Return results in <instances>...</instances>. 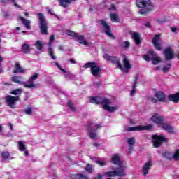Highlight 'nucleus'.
Instances as JSON below:
<instances>
[{
    "label": "nucleus",
    "instance_id": "5701e85b",
    "mask_svg": "<svg viewBox=\"0 0 179 179\" xmlns=\"http://www.w3.org/2000/svg\"><path fill=\"white\" fill-rule=\"evenodd\" d=\"M129 34L131 36H132V38L134 39L136 44H139L141 43V35L138 34L137 32H134L132 31H129Z\"/></svg>",
    "mask_w": 179,
    "mask_h": 179
},
{
    "label": "nucleus",
    "instance_id": "4c0bfd02",
    "mask_svg": "<svg viewBox=\"0 0 179 179\" xmlns=\"http://www.w3.org/2000/svg\"><path fill=\"white\" fill-rule=\"evenodd\" d=\"M67 36H70V37H74L76 38V36H78V34L72 31H67Z\"/></svg>",
    "mask_w": 179,
    "mask_h": 179
},
{
    "label": "nucleus",
    "instance_id": "ddd939ff",
    "mask_svg": "<svg viewBox=\"0 0 179 179\" xmlns=\"http://www.w3.org/2000/svg\"><path fill=\"white\" fill-rule=\"evenodd\" d=\"M160 41H162V38L160 37V34L155 35L152 38V44L155 45L156 50L158 51L162 50V45H160Z\"/></svg>",
    "mask_w": 179,
    "mask_h": 179
},
{
    "label": "nucleus",
    "instance_id": "8fccbe9b",
    "mask_svg": "<svg viewBox=\"0 0 179 179\" xmlns=\"http://www.w3.org/2000/svg\"><path fill=\"white\" fill-rule=\"evenodd\" d=\"M150 101L154 103V104H156V103H157V99H156L155 98H150Z\"/></svg>",
    "mask_w": 179,
    "mask_h": 179
},
{
    "label": "nucleus",
    "instance_id": "a878e982",
    "mask_svg": "<svg viewBox=\"0 0 179 179\" xmlns=\"http://www.w3.org/2000/svg\"><path fill=\"white\" fill-rule=\"evenodd\" d=\"M76 0H59L60 6L62 8H68V6L71 5L72 2H75Z\"/></svg>",
    "mask_w": 179,
    "mask_h": 179
},
{
    "label": "nucleus",
    "instance_id": "4d7b16f0",
    "mask_svg": "<svg viewBox=\"0 0 179 179\" xmlns=\"http://www.w3.org/2000/svg\"><path fill=\"white\" fill-rule=\"evenodd\" d=\"M29 150H25V156H29Z\"/></svg>",
    "mask_w": 179,
    "mask_h": 179
},
{
    "label": "nucleus",
    "instance_id": "c756f323",
    "mask_svg": "<svg viewBox=\"0 0 179 179\" xmlns=\"http://www.w3.org/2000/svg\"><path fill=\"white\" fill-rule=\"evenodd\" d=\"M110 19H111L112 22H114L116 23H118V22H120V17H119L118 14H117V13H111Z\"/></svg>",
    "mask_w": 179,
    "mask_h": 179
},
{
    "label": "nucleus",
    "instance_id": "1a4fd4ad",
    "mask_svg": "<svg viewBox=\"0 0 179 179\" xmlns=\"http://www.w3.org/2000/svg\"><path fill=\"white\" fill-rule=\"evenodd\" d=\"M38 76H40V74L36 73L34 75L30 77L29 80L27 82H26V83H23V86L24 87H27V89H33L36 87L34 80H36V79H38Z\"/></svg>",
    "mask_w": 179,
    "mask_h": 179
},
{
    "label": "nucleus",
    "instance_id": "680f3d73",
    "mask_svg": "<svg viewBox=\"0 0 179 179\" xmlns=\"http://www.w3.org/2000/svg\"><path fill=\"white\" fill-rule=\"evenodd\" d=\"M129 149V150H132L134 149V145H130Z\"/></svg>",
    "mask_w": 179,
    "mask_h": 179
},
{
    "label": "nucleus",
    "instance_id": "09e8293b",
    "mask_svg": "<svg viewBox=\"0 0 179 179\" xmlns=\"http://www.w3.org/2000/svg\"><path fill=\"white\" fill-rule=\"evenodd\" d=\"M117 7L114 4L110 5V8H109V10H116Z\"/></svg>",
    "mask_w": 179,
    "mask_h": 179
},
{
    "label": "nucleus",
    "instance_id": "4be33fe9",
    "mask_svg": "<svg viewBox=\"0 0 179 179\" xmlns=\"http://www.w3.org/2000/svg\"><path fill=\"white\" fill-rule=\"evenodd\" d=\"M162 128L164 129V131H167L169 134L174 133V128H173L169 123H162Z\"/></svg>",
    "mask_w": 179,
    "mask_h": 179
},
{
    "label": "nucleus",
    "instance_id": "f3484780",
    "mask_svg": "<svg viewBox=\"0 0 179 179\" xmlns=\"http://www.w3.org/2000/svg\"><path fill=\"white\" fill-rule=\"evenodd\" d=\"M76 40V41H78V43H79V44H83V45L86 46L89 45V42L87 41V40H86V37H85V36L77 35Z\"/></svg>",
    "mask_w": 179,
    "mask_h": 179
},
{
    "label": "nucleus",
    "instance_id": "864d4df0",
    "mask_svg": "<svg viewBox=\"0 0 179 179\" xmlns=\"http://www.w3.org/2000/svg\"><path fill=\"white\" fill-rule=\"evenodd\" d=\"M69 61V62H71V64H76V62H75L74 59H70Z\"/></svg>",
    "mask_w": 179,
    "mask_h": 179
},
{
    "label": "nucleus",
    "instance_id": "052dcab7",
    "mask_svg": "<svg viewBox=\"0 0 179 179\" xmlns=\"http://www.w3.org/2000/svg\"><path fill=\"white\" fill-rule=\"evenodd\" d=\"M176 30H177V28H173V27L171 28V31H172L173 33L176 32Z\"/></svg>",
    "mask_w": 179,
    "mask_h": 179
},
{
    "label": "nucleus",
    "instance_id": "aec40b11",
    "mask_svg": "<svg viewBox=\"0 0 179 179\" xmlns=\"http://www.w3.org/2000/svg\"><path fill=\"white\" fill-rule=\"evenodd\" d=\"M123 65L126 69H124L122 68V71H123L124 72H128V70L127 69H131V68H132V66H131V63L129 62V60L125 56H124V59H123Z\"/></svg>",
    "mask_w": 179,
    "mask_h": 179
},
{
    "label": "nucleus",
    "instance_id": "a19ab883",
    "mask_svg": "<svg viewBox=\"0 0 179 179\" xmlns=\"http://www.w3.org/2000/svg\"><path fill=\"white\" fill-rule=\"evenodd\" d=\"M48 54L51 57L52 59H56L55 56H54V51L52 50V48L48 49Z\"/></svg>",
    "mask_w": 179,
    "mask_h": 179
},
{
    "label": "nucleus",
    "instance_id": "58836bf2",
    "mask_svg": "<svg viewBox=\"0 0 179 179\" xmlns=\"http://www.w3.org/2000/svg\"><path fill=\"white\" fill-rule=\"evenodd\" d=\"M68 106L71 110V111H76V108L73 107V103H72V101H69Z\"/></svg>",
    "mask_w": 179,
    "mask_h": 179
},
{
    "label": "nucleus",
    "instance_id": "c03bdc74",
    "mask_svg": "<svg viewBox=\"0 0 179 179\" xmlns=\"http://www.w3.org/2000/svg\"><path fill=\"white\" fill-rule=\"evenodd\" d=\"M173 159L175 160H179V150H177L173 155Z\"/></svg>",
    "mask_w": 179,
    "mask_h": 179
},
{
    "label": "nucleus",
    "instance_id": "bf43d9fd",
    "mask_svg": "<svg viewBox=\"0 0 179 179\" xmlns=\"http://www.w3.org/2000/svg\"><path fill=\"white\" fill-rule=\"evenodd\" d=\"M60 71H62V72H63L64 73H66V71L64 69H62V67L61 69H59Z\"/></svg>",
    "mask_w": 179,
    "mask_h": 179
},
{
    "label": "nucleus",
    "instance_id": "a211bd4d",
    "mask_svg": "<svg viewBox=\"0 0 179 179\" xmlns=\"http://www.w3.org/2000/svg\"><path fill=\"white\" fill-rule=\"evenodd\" d=\"M91 160L94 162V163H96L97 164H99V166H107V161L103 158H99V157H91Z\"/></svg>",
    "mask_w": 179,
    "mask_h": 179
},
{
    "label": "nucleus",
    "instance_id": "39448f33",
    "mask_svg": "<svg viewBox=\"0 0 179 179\" xmlns=\"http://www.w3.org/2000/svg\"><path fill=\"white\" fill-rule=\"evenodd\" d=\"M100 128H101V124H96L94 122L88 123L87 129L89 131L90 138H91V139H96V138H97L96 131H97V129H100Z\"/></svg>",
    "mask_w": 179,
    "mask_h": 179
},
{
    "label": "nucleus",
    "instance_id": "5fc2aeb1",
    "mask_svg": "<svg viewBox=\"0 0 179 179\" xmlns=\"http://www.w3.org/2000/svg\"><path fill=\"white\" fill-rule=\"evenodd\" d=\"M55 65L56 66H57V68H59V69H61V65L59 64H58L57 62H55Z\"/></svg>",
    "mask_w": 179,
    "mask_h": 179
},
{
    "label": "nucleus",
    "instance_id": "dca6fc26",
    "mask_svg": "<svg viewBox=\"0 0 179 179\" xmlns=\"http://www.w3.org/2000/svg\"><path fill=\"white\" fill-rule=\"evenodd\" d=\"M152 121L155 122V124H162L163 122L164 121V117L159 114H155L152 117Z\"/></svg>",
    "mask_w": 179,
    "mask_h": 179
},
{
    "label": "nucleus",
    "instance_id": "7c9ffc66",
    "mask_svg": "<svg viewBox=\"0 0 179 179\" xmlns=\"http://www.w3.org/2000/svg\"><path fill=\"white\" fill-rule=\"evenodd\" d=\"M22 51L24 54H29V52H30V45L27 44L22 45Z\"/></svg>",
    "mask_w": 179,
    "mask_h": 179
},
{
    "label": "nucleus",
    "instance_id": "0eeeda50",
    "mask_svg": "<svg viewBox=\"0 0 179 179\" xmlns=\"http://www.w3.org/2000/svg\"><path fill=\"white\" fill-rule=\"evenodd\" d=\"M5 100L7 106H8L10 108H15V106H16V101H19L20 98L19 96L8 95L5 97Z\"/></svg>",
    "mask_w": 179,
    "mask_h": 179
},
{
    "label": "nucleus",
    "instance_id": "a18cd8bd",
    "mask_svg": "<svg viewBox=\"0 0 179 179\" xmlns=\"http://www.w3.org/2000/svg\"><path fill=\"white\" fill-rule=\"evenodd\" d=\"M85 170L87 171H88V173H92V170H93V168L92 167V165L90 164H87L86 168H85Z\"/></svg>",
    "mask_w": 179,
    "mask_h": 179
},
{
    "label": "nucleus",
    "instance_id": "4468645a",
    "mask_svg": "<svg viewBox=\"0 0 179 179\" xmlns=\"http://www.w3.org/2000/svg\"><path fill=\"white\" fill-rule=\"evenodd\" d=\"M164 55L166 61H170L174 58V50L171 48H168L164 50Z\"/></svg>",
    "mask_w": 179,
    "mask_h": 179
},
{
    "label": "nucleus",
    "instance_id": "f704fd0d",
    "mask_svg": "<svg viewBox=\"0 0 179 179\" xmlns=\"http://www.w3.org/2000/svg\"><path fill=\"white\" fill-rule=\"evenodd\" d=\"M35 46L39 50H43V41H37L36 43H35Z\"/></svg>",
    "mask_w": 179,
    "mask_h": 179
},
{
    "label": "nucleus",
    "instance_id": "f257e3e1",
    "mask_svg": "<svg viewBox=\"0 0 179 179\" xmlns=\"http://www.w3.org/2000/svg\"><path fill=\"white\" fill-rule=\"evenodd\" d=\"M112 163L113 164H117V166H120L119 168L116 169V171L106 172L105 173L108 177H125V166H122V161L120 159V155L116 154L113 155L112 157Z\"/></svg>",
    "mask_w": 179,
    "mask_h": 179
},
{
    "label": "nucleus",
    "instance_id": "473e14b6",
    "mask_svg": "<svg viewBox=\"0 0 179 179\" xmlns=\"http://www.w3.org/2000/svg\"><path fill=\"white\" fill-rule=\"evenodd\" d=\"M23 92V89L22 88H18L16 90H13L10 94H13L14 96H17V94H20Z\"/></svg>",
    "mask_w": 179,
    "mask_h": 179
},
{
    "label": "nucleus",
    "instance_id": "9b49d317",
    "mask_svg": "<svg viewBox=\"0 0 179 179\" xmlns=\"http://www.w3.org/2000/svg\"><path fill=\"white\" fill-rule=\"evenodd\" d=\"M99 22H100L102 27L104 29L106 34L107 36H108L109 37L114 38V36L111 33V28L110 27V25H108V24H107L106 20H101Z\"/></svg>",
    "mask_w": 179,
    "mask_h": 179
},
{
    "label": "nucleus",
    "instance_id": "c9c22d12",
    "mask_svg": "<svg viewBox=\"0 0 179 179\" xmlns=\"http://www.w3.org/2000/svg\"><path fill=\"white\" fill-rule=\"evenodd\" d=\"M1 156H2L3 159H9V157L10 156V153L8 151H3L1 153Z\"/></svg>",
    "mask_w": 179,
    "mask_h": 179
},
{
    "label": "nucleus",
    "instance_id": "603ef678",
    "mask_svg": "<svg viewBox=\"0 0 179 179\" xmlns=\"http://www.w3.org/2000/svg\"><path fill=\"white\" fill-rule=\"evenodd\" d=\"M103 178V175L99 174L95 179H101Z\"/></svg>",
    "mask_w": 179,
    "mask_h": 179
},
{
    "label": "nucleus",
    "instance_id": "3c124183",
    "mask_svg": "<svg viewBox=\"0 0 179 179\" xmlns=\"http://www.w3.org/2000/svg\"><path fill=\"white\" fill-rule=\"evenodd\" d=\"M138 79H139V74H136V75L134 83H137Z\"/></svg>",
    "mask_w": 179,
    "mask_h": 179
},
{
    "label": "nucleus",
    "instance_id": "774afa93",
    "mask_svg": "<svg viewBox=\"0 0 179 179\" xmlns=\"http://www.w3.org/2000/svg\"><path fill=\"white\" fill-rule=\"evenodd\" d=\"M178 58L179 59V52H178Z\"/></svg>",
    "mask_w": 179,
    "mask_h": 179
},
{
    "label": "nucleus",
    "instance_id": "20e7f679",
    "mask_svg": "<svg viewBox=\"0 0 179 179\" xmlns=\"http://www.w3.org/2000/svg\"><path fill=\"white\" fill-rule=\"evenodd\" d=\"M37 15L38 16L39 29H41V34L47 36V34H48V26L45 17H44V15L41 13H38Z\"/></svg>",
    "mask_w": 179,
    "mask_h": 179
},
{
    "label": "nucleus",
    "instance_id": "393cba45",
    "mask_svg": "<svg viewBox=\"0 0 179 179\" xmlns=\"http://www.w3.org/2000/svg\"><path fill=\"white\" fill-rule=\"evenodd\" d=\"M168 99L169 101H173V103H178L179 92H177L175 94L169 95Z\"/></svg>",
    "mask_w": 179,
    "mask_h": 179
},
{
    "label": "nucleus",
    "instance_id": "f8f14e48",
    "mask_svg": "<svg viewBox=\"0 0 179 179\" xmlns=\"http://www.w3.org/2000/svg\"><path fill=\"white\" fill-rule=\"evenodd\" d=\"M136 6L138 8H148V6L153 8V4L150 0H136Z\"/></svg>",
    "mask_w": 179,
    "mask_h": 179
},
{
    "label": "nucleus",
    "instance_id": "cd10ccee",
    "mask_svg": "<svg viewBox=\"0 0 179 179\" xmlns=\"http://www.w3.org/2000/svg\"><path fill=\"white\" fill-rule=\"evenodd\" d=\"M155 97L158 99L159 101H166V96L162 92H158L155 94Z\"/></svg>",
    "mask_w": 179,
    "mask_h": 179
},
{
    "label": "nucleus",
    "instance_id": "49530a36",
    "mask_svg": "<svg viewBox=\"0 0 179 179\" xmlns=\"http://www.w3.org/2000/svg\"><path fill=\"white\" fill-rule=\"evenodd\" d=\"M129 45H130V43L129 41H124V43L122 44L123 48H128Z\"/></svg>",
    "mask_w": 179,
    "mask_h": 179
},
{
    "label": "nucleus",
    "instance_id": "f03ea898",
    "mask_svg": "<svg viewBox=\"0 0 179 179\" xmlns=\"http://www.w3.org/2000/svg\"><path fill=\"white\" fill-rule=\"evenodd\" d=\"M91 103H94V104H101L103 110L109 111L110 113H113L116 110H118V107L110 106V100L100 96H94L91 98Z\"/></svg>",
    "mask_w": 179,
    "mask_h": 179
},
{
    "label": "nucleus",
    "instance_id": "2eb2a0df",
    "mask_svg": "<svg viewBox=\"0 0 179 179\" xmlns=\"http://www.w3.org/2000/svg\"><path fill=\"white\" fill-rule=\"evenodd\" d=\"M150 169H152V161L150 160L146 162L143 166L142 173L143 174V176H148V174H149V170H150Z\"/></svg>",
    "mask_w": 179,
    "mask_h": 179
},
{
    "label": "nucleus",
    "instance_id": "13d9d810",
    "mask_svg": "<svg viewBox=\"0 0 179 179\" xmlns=\"http://www.w3.org/2000/svg\"><path fill=\"white\" fill-rule=\"evenodd\" d=\"M145 27H150V22H146L145 23Z\"/></svg>",
    "mask_w": 179,
    "mask_h": 179
},
{
    "label": "nucleus",
    "instance_id": "6e6d98bb",
    "mask_svg": "<svg viewBox=\"0 0 179 179\" xmlns=\"http://www.w3.org/2000/svg\"><path fill=\"white\" fill-rule=\"evenodd\" d=\"M139 13H141V15H145V13H146V12H145V10H140Z\"/></svg>",
    "mask_w": 179,
    "mask_h": 179
},
{
    "label": "nucleus",
    "instance_id": "6e6552de",
    "mask_svg": "<svg viewBox=\"0 0 179 179\" xmlns=\"http://www.w3.org/2000/svg\"><path fill=\"white\" fill-rule=\"evenodd\" d=\"M103 58L106 61L111 62V64H116V65H117V68L122 70V65L120 63V58L115 56H110L108 54L104 55Z\"/></svg>",
    "mask_w": 179,
    "mask_h": 179
},
{
    "label": "nucleus",
    "instance_id": "c85d7f7f",
    "mask_svg": "<svg viewBox=\"0 0 179 179\" xmlns=\"http://www.w3.org/2000/svg\"><path fill=\"white\" fill-rule=\"evenodd\" d=\"M12 80L13 82H15V83H18V85H23V83H22V77L19 76L12 77Z\"/></svg>",
    "mask_w": 179,
    "mask_h": 179
},
{
    "label": "nucleus",
    "instance_id": "bb28decb",
    "mask_svg": "<svg viewBox=\"0 0 179 179\" xmlns=\"http://www.w3.org/2000/svg\"><path fill=\"white\" fill-rule=\"evenodd\" d=\"M69 179H88L87 176L84 174H74V175H70Z\"/></svg>",
    "mask_w": 179,
    "mask_h": 179
},
{
    "label": "nucleus",
    "instance_id": "6ab92c4d",
    "mask_svg": "<svg viewBox=\"0 0 179 179\" xmlns=\"http://www.w3.org/2000/svg\"><path fill=\"white\" fill-rule=\"evenodd\" d=\"M148 129H150V126H137L134 127H129L127 131H146Z\"/></svg>",
    "mask_w": 179,
    "mask_h": 179
},
{
    "label": "nucleus",
    "instance_id": "423d86ee",
    "mask_svg": "<svg viewBox=\"0 0 179 179\" xmlns=\"http://www.w3.org/2000/svg\"><path fill=\"white\" fill-rule=\"evenodd\" d=\"M143 58L145 61H152L153 65H157L160 62V58L157 56L156 52L153 50H150L148 52V55H143Z\"/></svg>",
    "mask_w": 179,
    "mask_h": 179
},
{
    "label": "nucleus",
    "instance_id": "2f4dec72",
    "mask_svg": "<svg viewBox=\"0 0 179 179\" xmlns=\"http://www.w3.org/2000/svg\"><path fill=\"white\" fill-rule=\"evenodd\" d=\"M10 1L14 3V6H15V8H19L20 9H22V7L19 6V4L16 3V0ZM2 2L3 5H6V3H9V0H2Z\"/></svg>",
    "mask_w": 179,
    "mask_h": 179
},
{
    "label": "nucleus",
    "instance_id": "9d476101",
    "mask_svg": "<svg viewBox=\"0 0 179 179\" xmlns=\"http://www.w3.org/2000/svg\"><path fill=\"white\" fill-rule=\"evenodd\" d=\"M154 148H159L163 142H167V138L164 136L154 135L152 136Z\"/></svg>",
    "mask_w": 179,
    "mask_h": 179
},
{
    "label": "nucleus",
    "instance_id": "de8ad7c7",
    "mask_svg": "<svg viewBox=\"0 0 179 179\" xmlns=\"http://www.w3.org/2000/svg\"><path fill=\"white\" fill-rule=\"evenodd\" d=\"M54 40H55V36H54V35H51L50 37V44L54 43Z\"/></svg>",
    "mask_w": 179,
    "mask_h": 179
},
{
    "label": "nucleus",
    "instance_id": "0e129e2a",
    "mask_svg": "<svg viewBox=\"0 0 179 179\" xmlns=\"http://www.w3.org/2000/svg\"><path fill=\"white\" fill-rule=\"evenodd\" d=\"M10 129L12 131L13 129V125L10 124Z\"/></svg>",
    "mask_w": 179,
    "mask_h": 179
},
{
    "label": "nucleus",
    "instance_id": "e2e57ef3",
    "mask_svg": "<svg viewBox=\"0 0 179 179\" xmlns=\"http://www.w3.org/2000/svg\"><path fill=\"white\" fill-rule=\"evenodd\" d=\"M24 15H25V16H27V17H29V13H24Z\"/></svg>",
    "mask_w": 179,
    "mask_h": 179
},
{
    "label": "nucleus",
    "instance_id": "37998d69",
    "mask_svg": "<svg viewBox=\"0 0 179 179\" xmlns=\"http://www.w3.org/2000/svg\"><path fill=\"white\" fill-rule=\"evenodd\" d=\"M127 142H128L129 145L134 146V145H135V138H130L127 140Z\"/></svg>",
    "mask_w": 179,
    "mask_h": 179
},
{
    "label": "nucleus",
    "instance_id": "72a5a7b5",
    "mask_svg": "<svg viewBox=\"0 0 179 179\" xmlns=\"http://www.w3.org/2000/svg\"><path fill=\"white\" fill-rule=\"evenodd\" d=\"M19 150L23 152L26 150V145H24V141H19L18 142Z\"/></svg>",
    "mask_w": 179,
    "mask_h": 179
},
{
    "label": "nucleus",
    "instance_id": "69168bd1",
    "mask_svg": "<svg viewBox=\"0 0 179 179\" xmlns=\"http://www.w3.org/2000/svg\"><path fill=\"white\" fill-rule=\"evenodd\" d=\"M48 13H49L50 15H52V10H48Z\"/></svg>",
    "mask_w": 179,
    "mask_h": 179
},
{
    "label": "nucleus",
    "instance_id": "e433bc0d",
    "mask_svg": "<svg viewBox=\"0 0 179 179\" xmlns=\"http://www.w3.org/2000/svg\"><path fill=\"white\" fill-rule=\"evenodd\" d=\"M24 113L27 114V115H31V114H33V108L27 107V109L24 110Z\"/></svg>",
    "mask_w": 179,
    "mask_h": 179
},
{
    "label": "nucleus",
    "instance_id": "412c9836",
    "mask_svg": "<svg viewBox=\"0 0 179 179\" xmlns=\"http://www.w3.org/2000/svg\"><path fill=\"white\" fill-rule=\"evenodd\" d=\"M13 73H24V70L19 62H15Z\"/></svg>",
    "mask_w": 179,
    "mask_h": 179
},
{
    "label": "nucleus",
    "instance_id": "7ed1b4c3",
    "mask_svg": "<svg viewBox=\"0 0 179 179\" xmlns=\"http://www.w3.org/2000/svg\"><path fill=\"white\" fill-rule=\"evenodd\" d=\"M84 68H90L91 73L95 78H98V76H100V73H101V68L96 62L86 63L84 64Z\"/></svg>",
    "mask_w": 179,
    "mask_h": 179
},
{
    "label": "nucleus",
    "instance_id": "b1692460",
    "mask_svg": "<svg viewBox=\"0 0 179 179\" xmlns=\"http://www.w3.org/2000/svg\"><path fill=\"white\" fill-rule=\"evenodd\" d=\"M20 19L22 21V24L25 26L27 30H30L31 29V27L30 26V24H31V21L27 20L22 16H20Z\"/></svg>",
    "mask_w": 179,
    "mask_h": 179
},
{
    "label": "nucleus",
    "instance_id": "79ce46f5",
    "mask_svg": "<svg viewBox=\"0 0 179 179\" xmlns=\"http://www.w3.org/2000/svg\"><path fill=\"white\" fill-rule=\"evenodd\" d=\"M136 90V83H134L133 85V89L130 93L131 96H135Z\"/></svg>",
    "mask_w": 179,
    "mask_h": 179
},
{
    "label": "nucleus",
    "instance_id": "ea45409f",
    "mask_svg": "<svg viewBox=\"0 0 179 179\" xmlns=\"http://www.w3.org/2000/svg\"><path fill=\"white\" fill-rule=\"evenodd\" d=\"M170 68H171V64H166V65L164 67V69H163V72H164V73L169 72V71L170 70Z\"/></svg>",
    "mask_w": 179,
    "mask_h": 179
},
{
    "label": "nucleus",
    "instance_id": "338daca9",
    "mask_svg": "<svg viewBox=\"0 0 179 179\" xmlns=\"http://www.w3.org/2000/svg\"><path fill=\"white\" fill-rule=\"evenodd\" d=\"M94 146H96V147L99 146V143H94Z\"/></svg>",
    "mask_w": 179,
    "mask_h": 179
}]
</instances>
